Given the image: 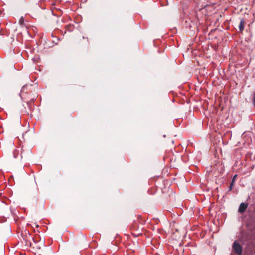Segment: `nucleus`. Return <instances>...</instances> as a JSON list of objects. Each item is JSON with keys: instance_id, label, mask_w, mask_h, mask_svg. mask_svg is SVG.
<instances>
[{"instance_id": "f257e3e1", "label": "nucleus", "mask_w": 255, "mask_h": 255, "mask_svg": "<svg viewBox=\"0 0 255 255\" xmlns=\"http://www.w3.org/2000/svg\"><path fill=\"white\" fill-rule=\"evenodd\" d=\"M233 250L236 254H238V255H241L242 252L241 246L236 241H235L233 243Z\"/></svg>"}, {"instance_id": "39448f33", "label": "nucleus", "mask_w": 255, "mask_h": 255, "mask_svg": "<svg viewBox=\"0 0 255 255\" xmlns=\"http://www.w3.org/2000/svg\"><path fill=\"white\" fill-rule=\"evenodd\" d=\"M252 102H253L254 106L255 107V92L254 93V94H253V98Z\"/></svg>"}, {"instance_id": "6e6552de", "label": "nucleus", "mask_w": 255, "mask_h": 255, "mask_svg": "<svg viewBox=\"0 0 255 255\" xmlns=\"http://www.w3.org/2000/svg\"><path fill=\"white\" fill-rule=\"evenodd\" d=\"M34 225H35V226L37 228L39 227V225H37L36 223H34Z\"/></svg>"}, {"instance_id": "0eeeda50", "label": "nucleus", "mask_w": 255, "mask_h": 255, "mask_svg": "<svg viewBox=\"0 0 255 255\" xmlns=\"http://www.w3.org/2000/svg\"><path fill=\"white\" fill-rule=\"evenodd\" d=\"M24 22V19H23V17H22L20 18V22L21 23H22V22Z\"/></svg>"}, {"instance_id": "423d86ee", "label": "nucleus", "mask_w": 255, "mask_h": 255, "mask_svg": "<svg viewBox=\"0 0 255 255\" xmlns=\"http://www.w3.org/2000/svg\"><path fill=\"white\" fill-rule=\"evenodd\" d=\"M234 179L232 180V182L231 183L230 185V190H231L232 188V186H233L234 185Z\"/></svg>"}, {"instance_id": "1a4fd4ad", "label": "nucleus", "mask_w": 255, "mask_h": 255, "mask_svg": "<svg viewBox=\"0 0 255 255\" xmlns=\"http://www.w3.org/2000/svg\"><path fill=\"white\" fill-rule=\"evenodd\" d=\"M236 175H235L234 177H233V179H234V180H235V178H236Z\"/></svg>"}, {"instance_id": "20e7f679", "label": "nucleus", "mask_w": 255, "mask_h": 255, "mask_svg": "<svg viewBox=\"0 0 255 255\" xmlns=\"http://www.w3.org/2000/svg\"><path fill=\"white\" fill-rule=\"evenodd\" d=\"M26 89V85L23 86L21 90V94H22L24 92H25Z\"/></svg>"}, {"instance_id": "f03ea898", "label": "nucleus", "mask_w": 255, "mask_h": 255, "mask_svg": "<svg viewBox=\"0 0 255 255\" xmlns=\"http://www.w3.org/2000/svg\"><path fill=\"white\" fill-rule=\"evenodd\" d=\"M247 206H248L247 204H246L244 203H242L240 204L239 209H238L239 212H240V213L244 212L245 211L246 209H247Z\"/></svg>"}, {"instance_id": "7ed1b4c3", "label": "nucleus", "mask_w": 255, "mask_h": 255, "mask_svg": "<svg viewBox=\"0 0 255 255\" xmlns=\"http://www.w3.org/2000/svg\"><path fill=\"white\" fill-rule=\"evenodd\" d=\"M244 23L245 21L243 19L240 20V24L239 25V28L240 31H242L244 29Z\"/></svg>"}]
</instances>
